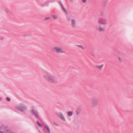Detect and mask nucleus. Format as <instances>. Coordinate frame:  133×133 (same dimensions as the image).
I'll return each instance as SVG.
<instances>
[{"instance_id": "1", "label": "nucleus", "mask_w": 133, "mask_h": 133, "mask_svg": "<svg viewBox=\"0 0 133 133\" xmlns=\"http://www.w3.org/2000/svg\"><path fill=\"white\" fill-rule=\"evenodd\" d=\"M97 23L99 25H97L96 27V30L99 32H104L105 31V29L104 27L101 25H106L107 24V22L105 20L102 19H99L97 21Z\"/></svg>"}, {"instance_id": "2", "label": "nucleus", "mask_w": 133, "mask_h": 133, "mask_svg": "<svg viewBox=\"0 0 133 133\" xmlns=\"http://www.w3.org/2000/svg\"><path fill=\"white\" fill-rule=\"evenodd\" d=\"M44 79L49 83L56 84L57 83V79L54 76L49 75H45L43 76Z\"/></svg>"}, {"instance_id": "3", "label": "nucleus", "mask_w": 133, "mask_h": 133, "mask_svg": "<svg viewBox=\"0 0 133 133\" xmlns=\"http://www.w3.org/2000/svg\"><path fill=\"white\" fill-rule=\"evenodd\" d=\"M53 52L56 53H64L65 51L61 47L58 46H55L52 49Z\"/></svg>"}, {"instance_id": "4", "label": "nucleus", "mask_w": 133, "mask_h": 133, "mask_svg": "<svg viewBox=\"0 0 133 133\" xmlns=\"http://www.w3.org/2000/svg\"><path fill=\"white\" fill-rule=\"evenodd\" d=\"M68 21H70L71 26L74 28H75L76 26V24L75 20L73 19H70L69 17H68Z\"/></svg>"}, {"instance_id": "5", "label": "nucleus", "mask_w": 133, "mask_h": 133, "mask_svg": "<svg viewBox=\"0 0 133 133\" xmlns=\"http://www.w3.org/2000/svg\"><path fill=\"white\" fill-rule=\"evenodd\" d=\"M98 103V100L97 99H94L92 100V107L97 106Z\"/></svg>"}, {"instance_id": "6", "label": "nucleus", "mask_w": 133, "mask_h": 133, "mask_svg": "<svg viewBox=\"0 0 133 133\" xmlns=\"http://www.w3.org/2000/svg\"><path fill=\"white\" fill-rule=\"evenodd\" d=\"M31 112L36 117H38V114L34 108H33L32 109Z\"/></svg>"}, {"instance_id": "7", "label": "nucleus", "mask_w": 133, "mask_h": 133, "mask_svg": "<svg viewBox=\"0 0 133 133\" xmlns=\"http://www.w3.org/2000/svg\"><path fill=\"white\" fill-rule=\"evenodd\" d=\"M104 65L102 64L101 65H96L95 66V67L98 70H101L103 67Z\"/></svg>"}, {"instance_id": "8", "label": "nucleus", "mask_w": 133, "mask_h": 133, "mask_svg": "<svg viewBox=\"0 0 133 133\" xmlns=\"http://www.w3.org/2000/svg\"><path fill=\"white\" fill-rule=\"evenodd\" d=\"M58 117L62 120L64 121H65V119L63 115L61 113H59L58 114Z\"/></svg>"}, {"instance_id": "9", "label": "nucleus", "mask_w": 133, "mask_h": 133, "mask_svg": "<svg viewBox=\"0 0 133 133\" xmlns=\"http://www.w3.org/2000/svg\"><path fill=\"white\" fill-rule=\"evenodd\" d=\"M17 109L18 110L22 111L25 109V108L24 107H21V106H18L17 107Z\"/></svg>"}, {"instance_id": "10", "label": "nucleus", "mask_w": 133, "mask_h": 133, "mask_svg": "<svg viewBox=\"0 0 133 133\" xmlns=\"http://www.w3.org/2000/svg\"><path fill=\"white\" fill-rule=\"evenodd\" d=\"M77 46L80 48L82 50H83L85 49V48L82 45H77Z\"/></svg>"}, {"instance_id": "11", "label": "nucleus", "mask_w": 133, "mask_h": 133, "mask_svg": "<svg viewBox=\"0 0 133 133\" xmlns=\"http://www.w3.org/2000/svg\"><path fill=\"white\" fill-rule=\"evenodd\" d=\"M67 114L68 116H70L72 115L73 113L71 111H68L67 113Z\"/></svg>"}, {"instance_id": "12", "label": "nucleus", "mask_w": 133, "mask_h": 133, "mask_svg": "<svg viewBox=\"0 0 133 133\" xmlns=\"http://www.w3.org/2000/svg\"><path fill=\"white\" fill-rule=\"evenodd\" d=\"M51 17L54 18V19H57V16L54 15H52L51 16Z\"/></svg>"}, {"instance_id": "13", "label": "nucleus", "mask_w": 133, "mask_h": 133, "mask_svg": "<svg viewBox=\"0 0 133 133\" xmlns=\"http://www.w3.org/2000/svg\"><path fill=\"white\" fill-rule=\"evenodd\" d=\"M80 112V110L79 109H77L76 110V113L77 115H78L79 114Z\"/></svg>"}, {"instance_id": "14", "label": "nucleus", "mask_w": 133, "mask_h": 133, "mask_svg": "<svg viewBox=\"0 0 133 133\" xmlns=\"http://www.w3.org/2000/svg\"><path fill=\"white\" fill-rule=\"evenodd\" d=\"M118 59L119 60V61L120 62H122V60L121 58L119 57H118Z\"/></svg>"}, {"instance_id": "15", "label": "nucleus", "mask_w": 133, "mask_h": 133, "mask_svg": "<svg viewBox=\"0 0 133 133\" xmlns=\"http://www.w3.org/2000/svg\"><path fill=\"white\" fill-rule=\"evenodd\" d=\"M46 129H47V130L49 132L50 131V130L49 128L48 127V126L47 125L46 126Z\"/></svg>"}, {"instance_id": "16", "label": "nucleus", "mask_w": 133, "mask_h": 133, "mask_svg": "<svg viewBox=\"0 0 133 133\" xmlns=\"http://www.w3.org/2000/svg\"><path fill=\"white\" fill-rule=\"evenodd\" d=\"M37 123L39 126L41 127H42V125L38 121H37Z\"/></svg>"}, {"instance_id": "17", "label": "nucleus", "mask_w": 133, "mask_h": 133, "mask_svg": "<svg viewBox=\"0 0 133 133\" xmlns=\"http://www.w3.org/2000/svg\"><path fill=\"white\" fill-rule=\"evenodd\" d=\"M6 99L8 101H9L10 100V99L9 97H7L6 98Z\"/></svg>"}, {"instance_id": "18", "label": "nucleus", "mask_w": 133, "mask_h": 133, "mask_svg": "<svg viewBox=\"0 0 133 133\" xmlns=\"http://www.w3.org/2000/svg\"><path fill=\"white\" fill-rule=\"evenodd\" d=\"M87 0H82V1L84 3L86 2Z\"/></svg>"}, {"instance_id": "19", "label": "nucleus", "mask_w": 133, "mask_h": 133, "mask_svg": "<svg viewBox=\"0 0 133 133\" xmlns=\"http://www.w3.org/2000/svg\"><path fill=\"white\" fill-rule=\"evenodd\" d=\"M50 18V17H48V18H45V19L46 20H47L48 19H49Z\"/></svg>"}, {"instance_id": "20", "label": "nucleus", "mask_w": 133, "mask_h": 133, "mask_svg": "<svg viewBox=\"0 0 133 133\" xmlns=\"http://www.w3.org/2000/svg\"><path fill=\"white\" fill-rule=\"evenodd\" d=\"M63 8V9L65 11V9L64 8Z\"/></svg>"}]
</instances>
